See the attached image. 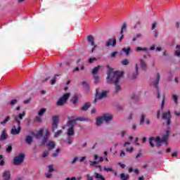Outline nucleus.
I'll return each instance as SVG.
<instances>
[{
	"label": "nucleus",
	"mask_w": 180,
	"mask_h": 180,
	"mask_svg": "<svg viewBox=\"0 0 180 180\" xmlns=\"http://www.w3.org/2000/svg\"><path fill=\"white\" fill-rule=\"evenodd\" d=\"M30 101H32V98H29L27 100L24 101V103L25 105H27L28 103H30Z\"/></svg>",
	"instance_id": "13d9d810"
},
{
	"label": "nucleus",
	"mask_w": 180,
	"mask_h": 180,
	"mask_svg": "<svg viewBox=\"0 0 180 180\" xmlns=\"http://www.w3.org/2000/svg\"><path fill=\"white\" fill-rule=\"evenodd\" d=\"M127 135V131L124 130L121 131V137H124V136Z\"/></svg>",
	"instance_id": "de8ad7c7"
},
{
	"label": "nucleus",
	"mask_w": 180,
	"mask_h": 180,
	"mask_svg": "<svg viewBox=\"0 0 180 180\" xmlns=\"http://www.w3.org/2000/svg\"><path fill=\"white\" fill-rule=\"evenodd\" d=\"M99 70H101V66L100 65L94 68L92 70L93 75H97L96 74H98V72H99Z\"/></svg>",
	"instance_id": "bb28decb"
},
{
	"label": "nucleus",
	"mask_w": 180,
	"mask_h": 180,
	"mask_svg": "<svg viewBox=\"0 0 180 180\" xmlns=\"http://www.w3.org/2000/svg\"><path fill=\"white\" fill-rule=\"evenodd\" d=\"M105 123H110L112 122V120L113 119V115L112 114L106 113L101 115Z\"/></svg>",
	"instance_id": "9d476101"
},
{
	"label": "nucleus",
	"mask_w": 180,
	"mask_h": 180,
	"mask_svg": "<svg viewBox=\"0 0 180 180\" xmlns=\"http://www.w3.org/2000/svg\"><path fill=\"white\" fill-rule=\"evenodd\" d=\"M17 103H18V100H16V99H13V100H11V101H10L9 105H10L11 106H14V105H16Z\"/></svg>",
	"instance_id": "79ce46f5"
},
{
	"label": "nucleus",
	"mask_w": 180,
	"mask_h": 180,
	"mask_svg": "<svg viewBox=\"0 0 180 180\" xmlns=\"http://www.w3.org/2000/svg\"><path fill=\"white\" fill-rule=\"evenodd\" d=\"M136 51H145L146 53H148V49L146 48H141L140 46H138L136 48Z\"/></svg>",
	"instance_id": "e433bc0d"
},
{
	"label": "nucleus",
	"mask_w": 180,
	"mask_h": 180,
	"mask_svg": "<svg viewBox=\"0 0 180 180\" xmlns=\"http://www.w3.org/2000/svg\"><path fill=\"white\" fill-rule=\"evenodd\" d=\"M144 122H146V114L142 113L141 115V120L139 122L140 126H143V124H144Z\"/></svg>",
	"instance_id": "5701e85b"
},
{
	"label": "nucleus",
	"mask_w": 180,
	"mask_h": 180,
	"mask_svg": "<svg viewBox=\"0 0 180 180\" xmlns=\"http://www.w3.org/2000/svg\"><path fill=\"white\" fill-rule=\"evenodd\" d=\"M48 146L49 148H54V147H56V144H54L53 142H49L48 143Z\"/></svg>",
	"instance_id": "a18cd8bd"
},
{
	"label": "nucleus",
	"mask_w": 180,
	"mask_h": 180,
	"mask_svg": "<svg viewBox=\"0 0 180 180\" xmlns=\"http://www.w3.org/2000/svg\"><path fill=\"white\" fill-rule=\"evenodd\" d=\"M157 27V22L152 24V30H154Z\"/></svg>",
	"instance_id": "e2e57ef3"
},
{
	"label": "nucleus",
	"mask_w": 180,
	"mask_h": 180,
	"mask_svg": "<svg viewBox=\"0 0 180 180\" xmlns=\"http://www.w3.org/2000/svg\"><path fill=\"white\" fill-rule=\"evenodd\" d=\"M174 115H175L176 116H180V112H179V111H174Z\"/></svg>",
	"instance_id": "774afa93"
},
{
	"label": "nucleus",
	"mask_w": 180,
	"mask_h": 180,
	"mask_svg": "<svg viewBox=\"0 0 180 180\" xmlns=\"http://www.w3.org/2000/svg\"><path fill=\"white\" fill-rule=\"evenodd\" d=\"M126 29H127V23L123 22L122 27L121 28L120 34H123V32H125Z\"/></svg>",
	"instance_id": "c756f323"
},
{
	"label": "nucleus",
	"mask_w": 180,
	"mask_h": 180,
	"mask_svg": "<svg viewBox=\"0 0 180 180\" xmlns=\"http://www.w3.org/2000/svg\"><path fill=\"white\" fill-rule=\"evenodd\" d=\"M94 61H96V58H89V63L90 64H92V63H94Z\"/></svg>",
	"instance_id": "864d4df0"
},
{
	"label": "nucleus",
	"mask_w": 180,
	"mask_h": 180,
	"mask_svg": "<svg viewBox=\"0 0 180 180\" xmlns=\"http://www.w3.org/2000/svg\"><path fill=\"white\" fill-rule=\"evenodd\" d=\"M70 122H75V124H77V122H84V121H85V118H84V117H77V118H76V119H75V120H70Z\"/></svg>",
	"instance_id": "b1692460"
},
{
	"label": "nucleus",
	"mask_w": 180,
	"mask_h": 180,
	"mask_svg": "<svg viewBox=\"0 0 180 180\" xmlns=\"http://www.w3.org/2000/svg\"><path fill=\"white\" fill-rule=\"evenodd\" d=\"M25 142L28 143L29 146H30V144H32L33 142V137L30 135H27L25 138Z\"/></svg>",
	"instance_id": "aec40b11"
},
{
	"label": "nucleus",
	"mask_w": 180,
	"mask_h": 180,
	"mask_svg": "<svg viewBox=\"0 0 180 180\" xmlns=\"http://www.w3.org/2000/svg\"><path fill=\"white\" fill-rule=\"evenodd\" d=\"M165 106V96L163 95L162 96V103H161V105H160V109H164Z\"/></svg>",
	"instance_id": "473e14b6"
},
{
	"label": "nucleus",
	"mask_w": 180,
	"mask_h": 180,
	"mask_svg": "<svg viewBox=\"0 0 180 180\" xmlns=\"http://www.w3.org/2000/svg\"><path fill=\"white\" fill-rule=\"evenodd\" d=\"M90 162V167H96L97 168H99L100 171H102V167L101 165H96L98 164V161H89Z\"/></svg>",
	"instance_id": "412c9836"
},
{
	"label": "nucleus",
	"mask_w": 180,
	"mask_h": 180,
	"mask_svg": "<svg viewBox=\"0 0 180 180\" xmlns=\"http://www.w3.org/2000/svg\"><path fill=\"white\" fill-rule=\"evenodd\" d=\"M140 25H141V22L140 21H138L135 25H134V29H137V27H139V26H140Z\"/></svg>",
	"instance_id": "6e6d98bb"
},
{
	"label": "nucleus",
	"mask_w": 180,
	"mask_h": 180,
	"mask_svg": "<svg viewBox=\"0 0 180 180\" xmlns=\"http://www.w3.org/2000/svg\"><path fill=\"white\" fill-rule=\"evenodd\" d=\"M53 120V124H52V130L54 131V130H56L57 127H58V116H54L52 118Z\"/></svg>",
	"instance_id": "f8f14e48"
},
{
	"label": "nucleus",
	"mask_w": 180,
	"mask_h": 180,
	"mask_svg": "<svg viewBox=\"0 0 180 180\" xmlns=\"http://www.w3.org/2000/svg\"><path fill=\"white\" fill-rule=\"evenodd\" d=\"M168 137H169V130L166 131V134H165L162 139L159 136H157L156 138L153 136L150 138V146L152 147V148H154V147H155V144L156 147H161V146H162V143H165L166 146H168V143H167Z\"/></svg>",
	"instance_id": "f03ea898"
},
{
	"label": "nucleus",
	"mask_w": 180,
	"mask_h": 180,
	"mask_svg": "<svg viewBox=\"0 0 180 180\" xmlns=\"http://www.w3.org/2000/svg\"><path fill=\"white\" fill-rule=\"evenodd\" d=\"M122 51L125 53L126 56H129V54H130V53L131 52V49L130 48H128V49L124 48L122 49Z\"/></svg>",
	"instance_id": "2f4dec72"
},
{
	"label": "nucleus",
	"mask_w": 180,
	"mask_h": 180,
	"mask_svg": "<svg viewBox=\"0 0 180 180\" xmlns=\"http://www.w3.org/2000/svg\"><path fill=\"white\" fill-rule=\"evenodd\" d=\"M65 180H77V178L72 177L71 179H70V177H68V178L65 179Z\"/></svg>",
	"instance_id": "338daca9"
},
{
	"label": "nucleus",
	"mask_w": 180,
	"mask_h": 180,
	"mask_svg": "<svg viewBox=\"0 0 180 180\" xmlns=\"http://www.w3.org/2000/svg\"><path fill=\"white\" fill-rule=\"evenodd\" d=\"M162 119L167 120V124L169 126L171 124V112L167 111L162 113Z\"/></svg>",
	"instance_id": "1a4fd4ad"
},
{
	"label": "nucleus",
	"mask_w": 180,
	"mask_h": 180,
	"mask_svg": "<svg viewBox=\"0 0 180 180\" xmlns=\"http://www.w3.org/2000/svg\"><path fill=\"white\" fill-rule=\"evenodd\" d=\"M178 98H179L178 95L172 94V99H173L175 105H177V103H178Z\"/></svg>",
	"instance_id": "c9c22d12"
},
{
	"label": "nucleus",
	"mask_w": 180,
	"mask_h": 180,
	"mask_svg": "<svg viewBox=\"0 0 180 180\" xmlns=\"http://www.w3.org/2000/svg\"><path fill=\"white\" fill-rule=\"evenodd\" d=\"M72 102L73 105H77V102H78V96L75 95L72 98Z\"/></svg>",
	"instance_id": "58836bf2"
},
{
	"label": "nucleus",
	"mask_w": 180,
	"mask_h": 180,
	"mask_svg": "<svg viewBox=\"0 0 180 180\" xmlns=\"http://www.w3.org/2000/svg\"><path fill=\"white\" fill-rule=\"evenodd\" d=\"M87 40H88L89 43H90V44L91 46H94V37H92V35H89L87 37Z\"/></svg>",
	"instance_id": "c85d7f7f"
},
{
	"label": "nucleus",
	"mask_w": 180,
	"mask_h": 180,
	"mask_svg": "<svg viewBox=\"0 0 180 180\" xmlns=\"http://www.w3.org/2000/svg\"><path fill=\"white\" fill-rule=\"evenodd\" d=\"M46 110H47V109L41 108L38 112L39 116H43L46 113Z\"/></svg>",
	"instance_id": "f704fd0d"
},
{
	"label": "nucleus",
	"mask_w": 180,
	"mask_h": 180,
	"mask_svg": "<svg viewBox=\"0 0 180 180\" xmlns=\"http://www.w3.org/2000/svg\"><path fill=\"white\" fill-rule=\"evenodd\" d=\"M94 84H98L99 82V76L98 75H94Z\"/></svg>",
	"instance_id": "37998d69"
},
{
	"label": "nucleus",
	"mask_w": 180,
	"mask_h": 180,
	"mask_svg": "<svg viewBox=\"0 0 180 180\" xmlns=\"http://www.w3.org/2000/svg\"><path fill=\"white\" fill-rule=\"evenodd\" d=\"M82 85L84 88H86V89H89V86H88V84L86 83V82H82Z\"/></svg>",
	"instance_id": "09e8293b"
},
{
	"label": "nucleus",
	"mask_w": 180,
	"mask_h": 180,
	"mask_svg": "<svg viewBox=\"0 0 180 180\" xmlns=\"http://www.w3.org/2000/svg\"><path fill=\"white\" fill-rule=\"evenodd\" d=\"M77 161H78V157H76L73 159V160L71 162L72 165H74Z\"/></svg>",
	"instance_id": "5fc2aeb1"
},
{
	"label": "nucleus",
	"mask_w": 180,
	"mask_h": 180,
	"mask_svg": "<svg viewBox=\"0 0 180 180\" xmlns=\"http://www.w3.org/2000/svg\"><path fill=\"white\" fill-rule=\"evenodd\" d=\"M6 139H8V134L6 133V131L4 129L0 136V141H4V140H6Z\"/></svg>",
	"instance_id": "dca6fc26"
},
{
	"label": "nucleus",
	"mask_w": 180,
	"mask_h": 180,
	"mask_svg": "<svg viewBox=\"0 0 180 180\" xmlns=\"http://www.w3.org/2000/svg\"><path fill=\"white\" fill-rule=\"evenodd\" d=\"M130 142H125L124 144H123V147H124L125 148H127V146H130Z\"/></svg>",
	"instance_id": "4d7b16f0"
},
{
	"label": "nucleus",
	"mask_w": 180,
	"mask_h": 180,
	"mask_svg": "<svg viewBox=\"0 0 180 180\" xmlns=\"http://www.w3.org/2000/svg\"><path fill=\"white\" fill-rule=\"evenodd\" d=\"M45 176H46V178L50 179V178H51V176H53V174H51V173H46L45 174Z\"/></svg>",
	"instance_id": "603ef678"
},
{
	"label": "nucleus",
	"mask_w": 180,
	"mask_h": 180,
	"mask_svg": "<svg viewBox=\"0 0 180 180\" xmlns=\"http://www.w3.org/2000/svg\"><path fill=\"white\" fill-rule=\"evenodd\" d=\"M133 150H134V148L133 147L126 148V151H127V153H133Z\"/></svg>",
	"instance_id": "3c124183"
},
{
	"label": "nucleus",
	"mask_w": 180,
	"mask_h": 180,
	"mask_svg": "<svg viewBox=\"0 0 180 180\" xmlns=\"http://www.w3.org/2000/svg\"><path fill=\"white\" fill-rule=\"evenodd\" d=\"M160 78H161V76L160 75V73H158L156 76V79L153 83V86H155V88H158V84H160Z\"/></svg>",
	"instance_id": "4468645a"
},
{
	"label": "nucleus",
	"mask_w": 180,
	"mask_h": 180,
	"mask_svg": "<svg viewBox=\"0 0 180 180\" xmlns=\"http://www.w3.org/2000/svg\"><path fill=\"white\" fill-rule=\"evenodd\" d=\"M122 72H110L107 77L108 84H115V93L120 92L122 91V86H120V78H122Z\"/></svg>",
	"instance_id": "f257e3e1"
},
{
	"label": "nucleus",
	"mask_w": 180,
	"mask_h": 180,
	"mask_svg": "<svg viewBox=\"0 0 180 180\" xmlns=\"http://www.w3.org/2000/svg\"><path fill=\"white\" fill-rule=\"evenodd\" d=\"M48 156H49V152H45L42 155L43 158H46V157H48Z\"/></svg>",
	"instance_id": "052dcab7"
},
{
	"label": "nucleus",
	"mask_w": 180,
	"mask_h": 180,
	"mask_svg": "<svg viewBox=\"0 0 180 180\" xmlns=\"http://www.w3.org/2000/svg\"><path fill=\"white\" fill-rule=\"evenodd\" d=\"M61 151V149L58 148L56 149V152L53 153V157L56 158V157H58V154Z\"/></svg>",
	"instance_id": "ea45409f"
},
{
	"label": "nucleus",
	"mask_w": 180,
	"mask_h": 180,
	"mask_svg": "<svg viewBox=\"0 0 180 180\" xmlns=\"http://www.w3.org/2000/svg\"><path fill=\"white\" fill-rule=\"evenodd\" d=\"M161 116V111L160 110H158V112H157V118L158 119H160V117Z\"/></svg>",
	"instance_id": "69168bd1"
},
{
	"label": "nucleus",
	"mask_w": 180,
	"mask_h": 180,
	"mask_svg": "<svg viewBox=\"0 0 180 180\" xmlns=\"http://www.w3.org/2000/svg\"><path fill=\"white\" fill-rule=\"evenodd\" d=\"M98 158H99L98 160ZM94 160L97 161V162H103V158L99 157L98 155H94Z\"/></svg>",
	"instance_id": "7c9ffc66"
},
{
	"label": "nucleus",
	"mask_w": 180,
	"mask_h": 180,
	"mask_svg": "<svg viewBox=\"0 0 180 180\" xmlns=\"http://www.w3.org/2000/svg\"><path fill=\"white\" fill-rule=\"evenodd\" d=\"M43 134H44V139L41 141V144H46L47 142V139H49L50 136V132L48 131V129H41L38 131V133L34 134V136L35 138L39 139L41 137H43Z\"/></svg>",
	"instance_id": "7ed1b4c3"
},
{
	"label": "nucleus",
	"mask_w": 180,
	"mask_h": 180,
	"mask_svg": "<svg viewBox=\"0 0 180 180\" xmlns=\"http://www.w3.org/2000/svg\"><path fill=\"white\" fill-rule=\"evenodd\" d=\"M71 96V94L66 93L57 102L58 106H63L65 103H67V101H68V98Z\"/></svg>",
	"instance_id": "0eeeda50"
},
{
	"label": "nucleus",
	"mask_w": 180,
	"mask_h": 180,
	"mask_svg": "<svg viewBox=\"0 0 180 180\" xmlns=\"http://www.w3.org/2000/svg\"><path fill=\"white\" fill-rule=\"evenodd\" d=\"M139 78V64H135V71L132 74V75L130 76V79H137Z\"/></svg>",
	"instance_id": "9b49d317"
},
{
	"label": "nucleus",
	"mask_w": 180,
	"mask_h": 180,
	"mask_svg": "<svg viewBox=\"0 0 180 180\" xmlns=\"http://www.w3.org/2000/svg\"><path fill=\"white\" fill-rule=\"evenodd\" d=\"M103 169L104 171H106V172H112L113 171V169H112V167H104Z\"/></svg>",
	"instance_id": "c03bdc74"
},
{
	"label": "nucleus",
	"mask_w": 180,
	"mask_h": 180,
	"mask_svg": "<svg viewBox=\"0 0 180 180\" xmlns=\"http://www.w3.org/2000/svg\"><path fill=\"white\" fill-rule=\"evenodd\" d=\"M91 108V103H86L84 104L83 106H82V108H80L82 112H86V110H88V109Z\"/></svg>",
	"instance_id": "6ab92c4d"
},
{
	"label": "nucleus",
	"mask_w": 180,
	"mask_h": 180,
	"mask_svg": "<svg viewBox=\"0 0 180 180\" xmlns=\"http://www.w3.org/2000/svg\"><path fill=\"white\" fill-rule=\"evenodd\" d=\"M122 65H129L130 64V60L129 59H124L121 61Z\"/></svg>",
	"instance_id": "72a5a7b5"
},
{
	"label": "nucleus",
	"mask_w": 180,
	"mask_h": 180,
	"mask_svg": "<svg viewBox=\"0 0 180 180\" xmlns=\"http://www.w3.org/2000/svg\"><path fill=\"white\" fill-rule=\"evenodd\" d=\"M3 179L4 180H9L11 179V172L6 171L3 173Z\"/></svg>",
	"instance_id": "f3484780"
},
{
	"label": "nucleus",
	"mask_w": 180,
	"mask_h": 180,
	"mask_svg": "<svg viewBox=\"0 0 180 180\" xmlns=\"http://www.w3.org/2000/svg\"><path fill=\"white\" fill-rule=\"evenodd\" d=\"M14 120L17 122V127L16 126H13L11 129V134L13 136H16V134H20L22 127H20V120H18V117H14Z\"/></svg>",
	"instance_id": "39448f33"
},
{
	"label": "nucleus",
	"mask_w": 180,
	"mask_h": 180,
	"mask_svg": "<svg viewBox=\"0 0 180 180\" xmlns=\"http://www.w3.org/2000/svg\"><path fill=\"white\" fill-rule=\"evenodd\" d=\"M74 126H75V121H68V124L63 127V129L68 128V131H66L65 134L69 137H72L74 136L75 131H74Z\"/></svg>",
	"instance_id": "20e7f679"
},
{
	"label": "nucleus",
	"mask_w": 180,
	"mask_h": 180,
	"mask_svg": "<svg viewBox=\"0 0 180 180\" xmlns=\"http://www.w3.org/2000/svg\"><path fill=\"white\" fill-rule=\"evenodd\" d=\"M106 47H110V46H112V47H115L116 46V39L115 38H111L108 39L105 42Z\"/></svg>",
	"instance_id": "ddd939ff"
},
{
	"label": "nucleus",
	"mask_w": 180,
	"mask_h": 180,
	"mask_svg": "<svg viewBox=\"0 0 180 180\" xmlns=\"http://www.w3.org/2000/svg\"><path fill=\"white\" fill-rule=\"evenodd\" d=\"M6 150V153H11V151H12V145L8 146Z\"/></svg>",
	"instance_id": "8fccbe9b"
},
{
	"label": "nucleus",
	"mask_w": 180,
	"mask_h": 180,
	"mask_svg": "<svg viewBox=\"0 0 180 180\" xmlns=\"http://www.w3.org/2000/svg\"><path fill=\"white\" fill-rule=\"evenodd\" d=\"M48 171L49 172H54V171H56L53 165H50L48 166Z\"/></svg>",
	"instance_id": "a19ab883"
},
{
	"label": "nucleus",
	"mask_w": 180,
	"mask_h": 180,
	"mask_svg": "<svg viewBox=\"0 0 180 180\" xmlns=\"http://www.w3.org/2000/svg\"><path fill=\"white\" fill-rule=\"evenodd\" d=\"M139 63H140L141 68H142L143 70H147V63H146V60H144V59L143 58L139 59Z\"/></svg>",
	"instance_id": "a211bd4d"
},
{
	"label": "nucleus",
	"mask_w": 180,
	"mask_h": 180,
	"mask_svg": "<svg viewBox=\"0 0 180 180\" xmlns=\"http://www.w3.org/2000/svg\"><path fill=\"white\" fill-rule=\"evenodd\" d=\"M11 120V117L9 116H6V118L4 119V120L1 121L0 122V124L2 125V126H5V124H6L8 123V121Z\"/></svg>",
	"instance_id": "393cba45"
},
{
	"label": "nucleus",
	"mask_w": 180,
	"mask_h": 180,
	"mask_svg": "<svg viewBox=\"0 0 180 180\" xmlns=\"http://www.w3.org/2000/svg\"><path fill=\"white\" fill-rule=\"evenodd\" d=\"M57 77H58V75H56L54 79L51 80V85H54V84H56V78H57Z\"/></svg>",
	"instance_id": "49530a36"
},
{
	"label": "nucleus",
	"mask_w": 180,
	"mask_h": 180,
	"mask_svg": "<svg viewBox=\"0 0 180 180\" xmlns=\"http://www.w3.org/2000/svg\"><path fill=\"white\" fill-rule=\"evenodd\" d=\"M94 178H96V179L106 180L105 179V177L103 176V175L98 172H94Z\"/></svg>",
	"instance_id": "4be33fe9"
},
{
	"label": "nucleus",
	"mask_w": 180,
	"mask_h": 180,
	"mask_svg": "<svg viewBox=\"0 0 180 180\" xmlns=\"http://www.w3.org/2000/svg\"><path fill=\"white\" fill-rule=\"evenodd\" d=\"M25 160V154L21 153L18 156H15L13 159L14 165H22Z\"/></svg>",
	"instance_id": "6e6552de"
},
{
	"label": "nucleus",
	"mask_w": 180,
	"mask_h": 180,
	"mask_svg": "<svg viewBox=\"0 0 180 180\" xmlns=\"http://www.w3.org/2000/svg\"><path fill=\"white\" fill-rule=\"evenodd\" d=\"M86 176H87V180H94V176H90L89 174H87Z\"/></svg>",
	"instance_id": "680f3d73"
},
{
	"label": "nucleus",
	"mask_w": 180,
	"mask_h": 180,
	"mask_svg": "<svg viewBox=\"0 0 180 180\" xmlns=\"http://www.w3.org/2000/svg\"><path fill=\"white\" fill-rule=\"evenodd\" d=\"M96 101H101V99H104L109 94V91H99V89H96Z\"/></svg>",
	"instance_id": "423d86ee"
},
{
	"label": "nucleus",
	"mask_w": 180,
	"mask_h": 180,
	"mask_svg": "<svg viewBox=\"0 0 180 180\" xmlns=\"http://www.w3.org/2000/svg\"><path fill=\"white\" fill-rule=\"evenodd\" d=\"M104 120H103V117H102V115L101 117H98L96 118V126L99 127V126H102V124H103L104 122Z\"/></svg>",
	"instance_id": "2eb2a0df"
},
{
	"label": "nucleus",
	"mask_w": 180,
	"mask_h": 180,
	"mask_svg": "<svg viewBox=\"0 0 180 180\" xmlns=\"http://www.w3.org/2000/svg\"><path fill=\"white\" fill-rule=\"evenodd\" d=\"M126 153L123 150H121L120 157H125Z\"/></svg>",
	"instance_id": "0e129e2a"
},
{
	"label": "nucleus",
	"mask_w": 180,
	"mask_h": 180,
	"mask_svg": "<svg viewBox=\"0 0 180 180\" xmlns=\"http://www.w3.org/2000/svg\"><path fill=\"white\" fill-rule=\"evenodd\" d=\"M129 177H130V176H129V174H126L124 173H122L120 174V179L121 180H128Z\"/></svg>",
	"instance_id": "a878e982"
},
{
	"label": "nucleus",
	"mask_w": 180,
	"mask_h": 180,
	"mask_svg": "<svg viewBox=\"0 0 180 180\" xmlns=\"http://www.w3.org/2000/svg\"><path fill=\"white\" fill-rule=\"evenodd\" d=\"M66 143L69 144V146L72 144V139H69L68 141H66Z\"/></svg>",
	"instance_id": "bf43d9fd"
},
{
	"label": "nucleus",
	"mask_w": 180,
	"mask_h": 180,
	"mask_svg": "<svg viewBox=\"0 0 180 180\" xmlns=\"http://www.w3.org/2000/svg\"><path fill=\"white\" fill-rule=\"evenodd\" d=\"M25 116H26V113L25 112V111H23L22 113L19 114L18 116H15L14 117H17L18 120H22L23 117H25Z\"/></svg>",
	"instance_id": "cd10ccee"
},
{
	"label": "nucleus",
	"mask_w": 180,
	"mask_h": 180,
	"mask_svg": "<svg viewBox=\"0 0 180 180\" xmlns=\"http://www.w3.org/2000/svg\"><path fill=\"white\" fill-rule=\"evenodd\" d=\"M61 134H63V129H60V130L57 131L56 132H55L54 137H56V138L60 137V136H61Z\"/></svg>",
	"instance_id": "4c0bfd02"
}]
</instances>
